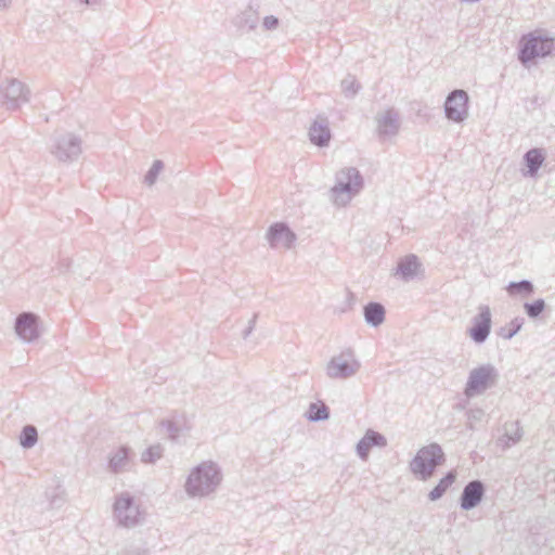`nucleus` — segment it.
Listing matches in <instances>:
<instances>
[{"label":"nucleus","instance_id":"nucleus-26","mask_svg":"<svg viewBox=\"0 0 555 555\" xmlns=\"http://www.w3.org/2000/svg\"><path fill=\"white\" fill-rule=\"evenodd\" d=\"M341 91L347 99L354 98L361 90V85L353 75H347L340 82Z\"/></svg>","mask_w":555,"mask_h":555},{"label":"nucleus","instance_id":"nucleus-13","mask_svg":"<svg viewBox=\"0 0 555 555\" xmlns=\"http://www.w3.org/2000/svg\"><path fill=\"white\" fill-rule=\"evenodd\" d=\"M376 133L379 141L396 137L400 129V116L395 108H387L375 117Z\"/></svg>","mask_w":555,"mask_h":555},{"label":"nucleus","instance_id":"nucleus-32","mask_svg":"<svg viewBox=\"0 0 555 555\" xmlns=\"http://www.w3.org/2000/svg\"><path fill=\"white\" fill-rule=\"evenodd\" d=\"M163 169V160H154L153 165L144 176V183L147 184L149 186L154 185L157 181L158 175L162 172Z\"/></svg>","mask_w":555,"mask_h":555},{"label":"nucleus","instance_id":"nucleus-27","mask_svg":"<svg viewBox=\"0 0 555 555\" xmlns=\"http://www.w3.org/2000/svg\"><path fill=\"white\" fill-rule=\"evenodd\" d=\"M533 284L528 280H521L519 282H511L506 286V291L509 295H531L533 293Z\"/></svg>","mask_w":555,"mask_h":555},{"label":"nucleus","instance_id":"nucleus-21","mask_svg":"<svg viewBox=\"0 0 555 555\" xmlns=\"http://www.w3.org/2000/svg\"><path fill=\"white\" fill-rule=\"evenodd\" d=\"M363 314L369 325L377 327L385 321L386 310L382 304L372 301L364 306Z\"/></svg>","mask_w":555,"mask_h":555},{"label":"nucleus","instance_id":"nucleus-29","mask_svg":"<svg viewBox=\"0 0 555 555\" xmlns=\"http://www.w3.org/2000/svg\"><path fill=\"white\" fill-rule=\"evenodd\" d=\"M164 448L162 444L157 443L147 448L141 454V461L146 464L155 463L163 456Z\"/></svg>","mask_w":555,"mask_h":555},{"label":"nucleus","instance_id":"nucleus-4","mask_svg":"<svg viewBox=\"0 0 555 555\" xmlns=\"http://www.w3.org/2000/svg\"><path fill=\"white\" fill-rule=\"evenodd\" d=\"M555 52V38L539 31L524 35L519 40L518 60L526 65L537 57H546Z\"/></svg>","mask_w":555,"mask_h":555},{"label":"nucleus","instance_id":"nucleus-10","mask_svg":"<svg viewBox=\"0 0 555 555\" xmlns=\"http://www.w3.org/2000/svg\"><path fill=\"white\" fill-rule=\"evenodd\" d=\"M468 94L462 89L451 91L444 102V114L449 120L462 122L468 117Z\"/></svg>","mask_w":555,"mask_h":555},{"label":"nucleus","instance_id":"nucleus-15","mask_svg":"<svg viewBox=\"0 0 555 555\" xmlns=\"http://www.w3.org/2000/svg\"><path fill=\"white\" fill-rule=\"evenodd\" d=\"M485 485L480 480L469 481L463 489L460 498V506L464 511L475 508L485 495Z\"/></svg>","mask_w":555,"mask_h":555},{"label":"nucleus","instance_id":"nucleus-3","mask_svg":"<svg viewBox=\"0 0 555 555\" xmlns=\"http://www.w3.org/2000/svg\"><path fill=\"white\" fill-rule=\"evenodd\" d=\"M363 183V177L356 167L339 170L335 177V184L331 189L334 204L346 206L362 190Z\"/></svg>","mask_w":555,"mask_h":555},{"label":"nucleus","instance_id":"nucleus-20","mask_svg":"<svg viewBox=\"0 0 555 555\" xmlns=\"http://www.w3.org/2000/svg\"><path fill=\"white\" fill-rule=\"evenodd\" d=\"M258 22L259 15L257 11L251 7H248L242 11L233 20L234 25L242 31H250L255 29L258 25Z\"/></svg>","mask_w":555,"mask_h":555},{"label":"nucleus","instance_id":"nucleus-38","mask_svg":"<svg viewBox=\"0 0 555 555\" xmlns=\"http://www.w3.org/2000/svg\"><path fill=\"white\" fill-rule=\"evenodd\" d=\"M257 318H258V314L255 313L253 315V318L249 320L248 326L243 331V334H242L244 339H246L251 334V332L254 331V328L256 326Z\"/></svg>","mask_w":555,"mask_h":555},{"label":"nucleus","instance_id":"nucleus-37","mask_svg":"<svg viewBox=\"0 0 555 555\" xmlns=\"http://www.w3.org/2000/svg\"><path fill=\"white\" fill-rule=\"evenodd\" d=\"M278 26H279L278 17H275L273 15H269L263 18V27L266 29L272 30V29H275Z\"/></svg>","mask_w":555,"mask_h":555},{"label":"nucleus","instance_id":"nucleus-1","mask_svg":"<svg viewBox=\"0 0 555 555\" xmlns=\"http://www.w3.org/2000/svg\"><path fill=\"white\" fill-rule=\"evenodd\" d=\"M222 480L221 467L214 461H204L190 470L184 491L191 499H206L218 491Z\"/></svg>","mask_w":555,"mask_h":555},{"label":"nucleus","instance_id":"nucleus-7","mask_svg":"<svg viewBox=\"0 0 555 555\" xmlns=\"http://www.w3.org/2000/svg\"><path fill=\"white\" fill-rule=\"evenodd\" d=\"M498 377V370L490 363L473 369L464 388L465 397L470 399L485 393L495 385Z\"/></svg>","mask_w":555,"mask_h":555},{"label":"nucleus","instance_id":"nucleus-34","mask_svg":"<svg viewBox=\"0 0 555 555\" xmlns=\"http://www.w3.org/2000/svg\"><path fill=\"white\" fill-rule=\"evenodd\" d=\"M524 309L530 319L538 318L545 309V301L542 298L534 300L533 302H526Z\"/></svg>","mask_w":555,"mask_h":555},{"label":"nucleus","instance_id":"nucleus-24","mask_svg":"<svg viewBox=\"0 0 555 555\" xmlns=\"http://www.w3.org/2000/svg\"><path fill=\"white\" fill-rule=\"evenodd\" d=\"M456 474L454 472H449L447 475L440 479L438 485L428 493V499L433 502L442 498V495L447 492V490L452 486L455 481Z\"/></svg>","mask_w":555,"mask_h":555},{"label":"nucleus","instance_id":"nucleus-2","mask_svg":"<svg viewBox=\"0 0 555 555\" xmlns=\"http://www.w3.org/2000/svg\"><path fill=\"white\" fill-rule=\"evenodd\" d=\"M145 518V512L140 501L131 493L124 491L115 495L113 504V519L118 527L134 528L140 526Z\"/></svg>","mask_w":555,"mask_h":555},{"label":"nucleus","instance_id":"nucleus-41","mask_svg":"<svg viewBox=\"0 0 555 555\" xmlns=\"http://www.w3.org/2000/svg\"><path fill=\"white\" fill-rule=\"evenodd\" d=\"M81 3H85L87 5H91L98 2V0H79Z\"/></svg>","mask_w":555,"mask_h":555},{"label":"nucleus","instance_id":"nucleus-25","mask_svg":"<svg viewBox=\"0 0 555 555\" xmlns=\"http://www.w3.org/2000/svg\"><path fill=\"white\" fill-rule=\"evenodd\" d=\"M306 417L310 422H321L330 418V409L324 402L310 403Z\"/></svg>","mask_w":555,"mask_h":555},{"label":"nucleus","instance_id":"nucleus-17","mask_svg":"<svg viewBox=\"0 0 555 555\" xmlns=\"http://www.w3.org/2000/svg\"><path fill=\"white\" fill-rule=\"evenodd\" d=\"M131 450L121 446L112 452L108 459V469L113 474H120L131 468Z\"/></svg>","mask_w":555,"mask_h":555},{"label":"nucleus","instance_id":"nucleus-14","mask_svg":"<svg viewBox=\"0 0 555 555\" xmlns=\"http://www.w3.org/2000/svg\"><path fill=\"white\" fill-rule=\"evenodd\" d=\"M473 325L468 330L470 338L476 344H482L487 340L491 332V311L489 306L478 307V313L472 320Z\"/></svg>","mask_w":555,"mask_h":555},{"label":"nucleus","instance_id":"nucleus-6","mask_svg":"<svg viewBox=\"0 0 555 555\" xmlns=\"http://www.w3.org/2000/svg\"><path fill=\"white\" fill-rule=\"evenodd\" d=\"M361 369V362L354 351L347 348L332 357L325 366V374L331 379L345 380L353 377Z\"/></svg>","mask_w":555,"mask_h":555},{"label":"nucleus","instance_id":"nucleus-11","mask_svg":"<svg viewBox=\"0 0 555 555\" xmlns=\"http://www.w3.org/2000/svg\"><path fill=\"white\" fill-rule=\"evenodd\" d=\"M266 240L271 248L291 249L297 241V235L287 223L274 222L267 230Z\"/></svg>","mask_w":555,"mask_h":555},{"label":"nucleus","instance_id":"nucleus-33","mask_svg":"<svg viewBox=\"0 0 555 555\" xmlns=\"http://www.w3.org/2000/svg\"><path fill=\"white\" fill-rule=\"evenodd\" d=\"M160 426L166 430L171 440L178 439L182 430L181 424L175 418L162 421Z\"/></svg>","mask_w":555,"mask_h":555},{"label":"nucleus","instance_id":"nucleus-40","mask_svg":"<svg viewBox=\"0 0 555 555\" xmlns=\"http://www.w3.org/2000/svg\"><path fill=\"white\" fill-rule=\"evenodd\" d=\"M12 0H0V9L5 10L10 7Z\"/></svg>","mask_w":555,"mask_h":555},{"label":"nucleus","instance_id":"nucleus-28","mask_svg":"<svg viewBox=\"0 0 555 555\" xmlns=\"http://www.w3.org/2000/svg\"><path fill=\"white\" fill-rule=\"evenodd\" d=\"M38 433L36 427L33 425H27L22 429L20 436V443L23 448H31L37 443Z\"/></svg>","mask_w":555,"mask_h":555},{"label":"nucleus","instance_id":"nucleus-5","mask_svg":"<svg viewBox=\"0 0 555 555\" xmlns=\"http://www.w3.org/2000/svg\"><path fill=\"white\" fill-rule=\"evenodd\" d=\"M444 462V453L438 443L421 448L410 462V470L422 480L429 479Z\"/></svg>","mask_w":555,"mask_h":555},{"label":"nucleus","instance_id":"nucleus-12","mask_svg":"<svg viewBox=\"0 0 555 555\" xmlns=\"http://www.w3.org/2000/svg\"><path fill=\"white\" fill-rule=\"evenodd\" d=\"M14 331L24 343H33L40 336L39 317L34 312H22L15 319Z\"/></svg>","mask_w":555,"mask_h":555},{"label":"nucleus","instance_id":"nucleus-35","mask_svg":"<svg viewBox=\"0 0 555 555\" xmlns=\"http://www.w3.org/2000/svg\"><path fill=\"white\" fill-rule=\"evenodd\" d=\"M522 323V319L512 320L507 330L501 328L500 336L504 339H512L521 330Z\"/></svg>","mask_w":555,"mask_h":555},{"label":"nucleus","instance_id":"nucleus-36","mask_svg":"<svg viewBox=\"0 0 555 555\" xmlns=\"http://www.w3.org/2000/svg\"><path fill=\"white\" fill-rule=\"evenodd\" d=\"M356 450H357L358 456L361 460H363V461L367 460L370 451H371V448H370V446L367 444L366 440L363 437L357 443Z\"/></svg>","mask_w":555,"mask_h":555},{"label":"nucleus","instance_id":"nucleus-9","mask_svg":"<svg viewBox=\"0 0 555 555\" xmlns=\"http://www.w3.org/2000/svg\"><path fill=\"white\" fill-rule=\"evenodd\" d=\"M30 99L29 88L18 79H8L0 86V102L7 109L15 111Z\"/></svg>","mask_w":555,"mask_h":555},{"label":"nucleus","instance_id":"nucleus-22","mask_svg":"<svg viewBox=\"0 0 555 555\" xmlns=\"http://www.w3.org/2000/svg\"><path fill=\"white\" fill-rule=\"evenodd\" d=\"M545 160L542 149H531L524 155V163L528 168V175L534 177Z\"/></svg>","mask_w":555,"mask_h":555},{"label":"nucleus","instance_id":"nucleus-19","mask_svg":"<svg viewBox=\"0 0 555 555\" xmlns=\"http://www.w3.org/2000/svg\"><path fill=\"white\" fill-rule=\"evenodd\" d=\"M421 268V262L415 255H408L400 259L396 268L395 275H399L403 281H411Z\"/></svg>","mask_w":555,"mask_h":555},{"label":"nucleus","instance_id":"nucleus-18","mask_svg":"<svg viewBox=\"0 0 555 555\" xmlns=\"http://www.w3.org/2000/svg\"><path fill=\"white\" fill-rule=\"evenodd\" d=\"M524 431L518 421L506 423L504 425V433L498 439V444L503 449H509L520 441Z\"/></svg>","mask_w":555,"mask_h":555},{"label":"nucleus","instance_id":"nucleus-31","mask_svg":"<svg viewBox=\"0 0 555 555\" xmlns=\"http://www.w3.org/2000/svg\"><path fill=\"white\" fill-rule=\"evenodd\" d=\"M467 417V427L472 430L476 428V424L483 421L486 417V412L481 408H470L466 412Z\"/></svg>","mask_w":555,"mask_h":555},{"label":"nucleus","instance_id":"nucleus-39","mask_svg":"<svg viewBox=\"0 0 555 555\" xmlns=\"http://www.w3.org/2000/svg\"><path fill=\"white\" fill-rule=\"evenodd\" d=\"M69 266H70V260L69 259H62L57 263L56 270L59 271V273H64V272H66L69 269Z\"/></svg>","mask_w":555,"mask_h":555},{"label":"nucleus","instance_id":"nucleus-8","mask_svg":"<svg viewBox=\"0 0 555 555\" xmlns=\"http://www.w3.org/2000/svg\"><path fill=\"white\" fill-rule=\"evenodd\" d=\"M51 154L62 163H73L82 153V140L73 132L57 133L52 139Z\"/></svg>","mask_w":555,"mask_h":555},{"label":"nucleus","instance_id":"nucleus-16","mask_svg":"<svg viewBox=\"0 0 555 555\" xmlns=\"http://www.w3.org/2000/svg\"><path fill=\"white\" fill-rule=\"evenodd\" d=\"M330 122L326 117L318 116L309 128V139L312 144L324 147L331 140Z\"/></svg>","mask_w":555,"mask_h":555},{"label":"nucleus","instance_id":"nucleus-30","mask_svg":"<svg viewBox=\"0 0 555 555\" xmlns=\"http://www.w3.org/2000/svg\"><path fill=\"white\" fill-rule=\"evenodd\" d=\"M367 444L372 449L373 447L385 448L387 447V439L384 435L373 429H367L363 436Z\"/></svg>","mask_w":555,"mask_h":555},{"label":"nucleus","instance_id":"nucleus-23","mask_svg":"<svg viewBox=\"0 0 555 555\" xmlns=\"http://www.w3.org/2000/svg\"><path fill=\"white\" fill-rule=\"evenodd\" d=\"M44 496L50 509H59L65 504L67 493L64 487L59 482L56 486L48 488L44 492Z\"/></svg>","mask_w":555,"mask_h":555}]
</instances>
